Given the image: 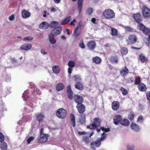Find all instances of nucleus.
Listing matches in <instances>:
<instances>
[{
  "label": "nucleus",
  "instance_id": "nucleus-1",
  "mask_svg": "<svg viewBox=\"0 0 150 150\" xmlns=\"http://www.w3.org/2000/svg\"><path fill=\"white\" fill-rule=\"evenodd\" d=\"M103 15L106 19H112L115 17V13L113 10L107 9L103 11Z\"/></svg>",
  "mask_w": 150,
  "mask_h": 150
},
{
  "label": "nucleus",
  "instance_id": "nucleus-2",
  "mask_svg": "<svg viewBox=\"0 0 150 150\" xmlns=\"http://www.w3.org/2000/svg\"><path fill=\"white\" fill-rule=\"evenodd\" d=\"M93 122L87 126V128L91 129H94L100 126V121L98 117L93 119Z\"/></svg>",
  "mask_w": 150,
  "mask_h": 150
},
{
  "label": "nucleus",
  "instance_id": "nucleus-3",
  "mask_svg": "<svg viewBox=\"0 0 150 150\" xmlns=\"http://www.w3.org/2000/svg\"><path fill=\"white\" fill-rule=\"evenodd\" d=\"M67 113V112L63 108H61L57 110L56 114L58 117L63 119L66 117Z\"/></svg>",
  "mask_w": 150,
  "mask_h": 150
},
{
  "label": "nucleus",
  "instance_id": "nucleus-4",
  "mask_svg": "<svg viewBox=\"0 0 150 150\" xmlns=\"http://www.w3.org/2000/svg\"><path fill=\"white\" fill-rule=\"evenodd\" d=\"M142 13L143 16L146 18L150 17V9L147 7L144 6L142 8Z\"/></svg>",
  "mask_w": 150,
  "mask_h": 150
},
{
  "label": "nucleus",
  "instance_id": "nucleus-5",
  "mask_svg": "<svg viewBox=\"0 0 150 150\" xmlns=\"http://www.w3.org/2000/svg\"><path fill=\"white\" fill-rule=\"evenodd\" d=\"M138 23L139 25L138 26L140 30H142L146 35L149 33V29L147 28L144 25L140 22Z\"/></svg>",
  "mask_w": 150,
  "mask_h": 150
},
{
  "label": "nucleus",
  "instance_id": "nucleus-6",
  "mask_svg": "<svg viewBox=\"0 0 150 150\" xmlns=\"http://www.w3.org/2000/svg\"><path fill=\"white\" fill-rule=\"evenodd\" d=\"M74 98L75 102L77 103V104H82L83 100L82 96L76 95L74 96Z\"/></svg>",
  "mask_w": 150,
  "mask_h": 150
},
{
  "label": "nucleus",
  "instance_id": "nucleus-7",
  "mask_svg": "<svg viewBox=\"0 0 150 150\" xmlns=\"http://www.w3.org/2000/svg\"><path fill=\"white\" fill-rule=\"evenodd\" d=\"M76 107L79 112L80 114L83 113L85 110V107L82 103L77 104Z\"/></svg>",
  "mask_w": 150,
  "mask_h": 150
},
{
  "label": "nucleus",
  "instance_id": "nucleus-8",
  "mask_svg": "<svg viewBox=\"0 0 150 150\" xmlns=\"http://www.w3.org/2000/svg\"><path fill=\"white\" fill-rule=\"evenodd\" d=\"M114 123L117 125L120 122L122 119V116L120 115H116L113 118Z\"/></svg>",
  "mask_w": 150,
  "mask_h": 150
},
{
  "label": "nucleus",
  "instance_id": "nucleus-9",
  "mask_svg": "<svg viewBox=\"0 0 150 150\" xmlns=\"http://www.w3.org/2000/svg\"><path fill=\"white\" fill-rule=\"evenodd\" d=\"M49 135L47 134H41L38 140L39 142H45L47 141Z\"/></svg>",
  "mask_w": 150,
  "mask_h": 150
},
{
  "label": "nucleus",
  "instance_id": "nucleus-10",
  "mask_svg": "<svg viewBox=\"0 0 150 150\" xmlns=\"http://www.w3.org/2000/svg\"><path fill=\"white\" fill-rule=\"evenodd\" d=\"M96 45L95 42L93 40H91L88 42L87 44L88 48L91 50H93L96 47Z\"/></svg>",
  "mask_w": 150,
  "mask_h": 150
},
{
  "label": "nucleus",
  "instance_id": "nucleus-11",
  "mask_svg": "<svg viewBox=\"0 0 150 150\" xmlns=\"http://www.w3.org/2000/svg\"><path fill=\"white\" fill-rule=\"evenodd\" d=\"M50 24L44 21L41 23L39 25L40 29L43 30H46L48 28Z\"/></svg>",
  "mask_w": 150,
  "mask_h": 150
},
{
  "label": "nucleus",
  "instance_id": "nucleus-12",
  "mask_svg": "<svg viewBox=\"0 0 150 150\" xmlns=\"http://www.w3.org/2000/svg\"><path fill=\"white\" fill-rule=\"evenodd\" d=\"M62 27L61 26H58L54 28L52 30L53 35H54L59 34L62 31Z\"/></svg>",
  "mask_w": 150,
  "mask_h": 150
},
{
  "label": "nucleus",
  "instance_id": "nucleus-13",
  "mask_svg": "<svg viewBox=\"0 0 150 150\" xmlns=\"http://www.w3.org/2000/svg\"><path fill=\"white\" fill-rule=\"evenodd\" d=\"M32 47V45L29 43H24L21 47L20 49L21 50H27L30 49Z\"/></svg>",
  "mask_w": 150,
  "mask_h": 150
},
{
  "label": "nucleus",
  "instance_id": "nucleus-14",
  "mask_svg": "<svg viewBox=\"0 0 150 150\" xmlns=\"http://www.w3.org/2000/svg\"><path fill=\"white\" fill-rule=\"evenodd\" d=\"M54 36L52 32L50 33L48 36L49 41L52 44H55L56 42V40L54 38Z\"/></svg>",
  "mask_w": 150,
  "mask_h": 150
},
{
  "label": "nucleus",
  "instance_id": "nucleus-15",
  "mask_svg": "<svg viewBox=\"0 0 150 150\" xmlns=\"http://www.w3.org/2000/svg\"><path fill=\"white\" fill-rule=\"evenodd\" d=\"M132 129L136 132H138L140 130V128L139 125L134 123H132L130 125Z\"/></svg>",
  "mask_w": 150,
  "mask_h": 150
},
{
  "label": "nucleus",
  "instance_id": "nucleus-16",
  "mask_svg": "<svg viewBox=\"0 0 150 150\" xmlns=\"http://www.w3.org/2000/svg\"><path fill=\"white\" fill-rule=\"evenodd\" d=\"M67 93L68 98L71 100L73 98V92L71 89V86L70 85L68 86L67 87Z\"/></svg>",
  "mask_w": 150,
  "mask_h": 150
},
{
  "label": "nucleus",
  "instance_id": "nucleus-17",
  "mask_svg": "<svg viewBox=\"0 0 150 150\" xmlns=\"http://www.w3.org/2000/svg\"><path fill=\"white\" fill-rule=\"evenodd\" d=\"M119 103L118 101H114L112 104V107L113 110H118L119 107Z\"/></svg>",
  "mask_w": 150,
  "mask_h": 150
},
{
  "label": "nucleus",
  "instance_id": "nucleus-18",
  "mask_svg": "<svg viewBox=\"0 0 150 150\" xmlns=\"http://www.w3.org/2000/svg\"><path fill=\"white\" fill-rule=\"evenodd\" d=\"M22 16L23 18H26L29 17L30 16V13L25 10H23L21 12Z\"/></svg>",
  "mask_w": 150,
  "mask_h": 150
},
{
  "label": "nucleus",
  "instance_id": "nucleus-19",
  "mask_svg": "<svg viewBox=\"0 0 150 150\" xmlns=\"http://www.w3.org/2000/svg\"><path fill=\"white\" fill-rule=\"evenodd\" d=\"M138 87L139 90L141 91H145L146 90V86L143 83H141L138 85Z\"/></svg>",
  "mask_w": 150,
  "mask_h": 150
},
{
  "label": "nucleus",
  "instance_id": "nucleus-20",
  "mask_svg": "<svg viewBox=\"0 0 150 150\" xmlns=\"http://www.w3.org/2000/svg\"><path fill=\"white\" fill-rule=\"evenodd\" d=\"M133 18L138 23H139L142 21L141 15L139 13L134 14Z\"/></svg>",
  "mask_w": 150,
  "mask_h": 150
},
{
  "label": "nucleus",
  "instance_id": "nucleus-21",
  "mask_svg": "<svg viewBox=\"0 0 150 150\" xmlns=\"http://www.w3.org/2000/svg\"><path fill=\"white\" fill-rule=\"evenodd\" d=\"M137 40V37L134 35H130L129 37V41L130 43H134Z\"/></svg>",
  "mask_w": 150,
  "mask_h": 150
},
{
  "label": "nucleus",
  "instance_id": "nucleus-22",
  "mask_svg": "<svg viewBox=\"0 0 150 150\" xmlns=\"http://www.w3.org/2000/svg\"><path fill=\"white\" fill-rule=\"evenodd\" d=\"M129 122L128 119H124L123 120L122 119L120 121V124L125 126H128L129 125Z\"/></svg>",
  "mask_w": 150,
  "mask_h": 150
},
{
  "label": "nucleus",
  "instance_id": "nucleus-23",
  "mask_svg": "<svg viewBox=\"0 0 150 150\" xmlns=\"http://www.w3.org/2000/svg\"><path fill=\"white\" fill-rule=\"evenodd\" d=\"M71 17L70 16L62 20L60 25H64L68 23L71 20Z\"/></svg>",
  "mask_w": 150,
  "mask_h": 150
},
{
  "label": "nucleus",
  "instance_id": "nucleus-24",
  "mask_svg": "<svg viewBox=\"0 0 150 150\" xmlns=\"http://www.w3.org/2000/svg\"><path fill=\"white\" fill-rule=\"evenodd\" d=\"M8 61L10 62L14 65H17V61L15 59V58H13L11 57H10L8 59Z\"/></svg>",
  "mask_w": 150,
  "mask_h": 150
},
{
  "label": "nucleus",
  "instance_id": "nucleus-25",
  "mask_svg": "<svg viewBox=\"0 0 150 150\" xmlns=\"http://www.w3.org/2000/svg\"><path fill=\"white\" fill-rule=\"evenodd\" d=\"M74 86L76 88L80 90H81L83 88V84L79 82H76Z\"/></svg>",
  "mask_w": 150,
  "mask_h": 150
},
{
  "label": "nucleus",
  "instance_id": "nucleus-26",
  "mask_svg": "<svg viewBox=\"0 0 150 150\" xmlns=\"http://www.w3.org/2000/svg\"><path fill=\"white\" fill-rule=\"evenodd\" d=\"M52 70L54 73L57 74L59 73L60 71V68L58 66H55L53 67Z\"/></svg>",
  "mask_w": 150,
  "mask_h": 150
},
{
  "label": "nucleus",
  "instance_id": "nucleus-27",
  "mask_svg": "<svg viewBox=\"0 0 150 150\" xmlns=\"http://www.w3.org/2000/svg\"><path fill=\"white\" fill-rule=\"evenodd\" d=\"M71 122L72 126L74 127L75 126V117L74 115L72 113L70 115Z\"/></svg>",
  "mask_w": 150,
  "mask_h": 150
},
{
  "label": "nucleus",
  "instance_id": "nucleus-28",
  "mask_svg": "<svg viewBox=\"0 0 150 150\" xmlns=\"http://www.w3.org/2000/svg\"><path fill=\"white\" fill-rule=\"evenodd\" d=\"M128 72L129 70L126 67H125V68L120 71L121 74L122 76H124L125 75L128 73Z\"/></svg>",
  "mask_w": 150,
  "mask_h": 150
},
{
  "label": "nucleus",
  "instance_id": "nucleus-29",
  "mask_svg": "<svg viewBox=\"0 0 150 150\" xmlns=\"http://www.w3.org/2000/svg\"><path fill=\"white\" fill-rule=\"evenodd\" d=\"M81 22L80 21L79 23V24L78 27L76 28L75 30L74 31V35L75 37H77L80 35V33L78 32L77 31L78 29L81 26Z\"/></svg>",
  "mask_w": 150,
  "mask_h": 150
},
{
  "label": "nucleus",
  "instance_id": "nucleus-30",
  "mask_svg": "<svg viewBox=\"0 0 150 150\" xmlns=\"http://www.w3.org/2000/svg\"><path fill=\"white\" fill-rule=\"evenodd\" d=\"M64 88V86L62 83H59L56 86V89L58 91H60Z\"/></svg>",
  "mask_w": 150,
  "mask_h": 150
},
{
  "label": "nucleus",
  "instance_id": "nucleus-31",
  "mask_svg": "<svg viewBox=\"0 0 150 150\" xmlns=\"http://www.w3.org/2000/svg\"><path fill=\"white\" fill-rule=\"evenodd\" d=\"M102 141H100V140H99V139H98L97 141H96L95 142H92L91 143L90 145H95V146L97 147H99L100 146V144H101V142Z\"/></svg>",
  "mask_w": 150,
  "mask_h": 150
},
{
  "label": "nucleus",
  "instance_id": "nucleus-32",
  "mask_svg": "<svg viewBox=\"0 0 150 150\" xmlns=\"http://www.w3.org/2000/svg\"><path fill=\"white\" fill-rule=\"evenodd\" d=\"M7 147V145L5 142H1L0 147L2 150H6Z\"/></svg>",
  "mask_w": 150,
  "mask_h": 150
},
{
  "label": "nucleus",
  "instance_id": "nucleus-33",
  "mask_svg": "<svg viewBox=\"0 0 150 150\" xmlns=\"http://www.w3.org/2000/svg\"><path fill=\"white\" fill-rule=\"evenodd\" d=\"M81 118L80 119V122L81 124H85L86 122V116L84 114H82L81 115Z\"/></svg>",
  "mask_w": 150,
  "mask_h": 150
},
{
  "label": "nucleus",
  "instance_id": "nucleus-34",
  "mask_svg": "<svg viewBox=\"0 0 150 150\" xmlns=\"http://www.w3.org/2000/svg\"><path fill=\"white\" fill-rule=\"evenodd\" d=\"M139 58L141 61L144 62L147 61H148L147 58L144 56L143 54H141L139 55Z\"/></svg>",
  "mask_w": 150,
  "mask_h": 150
},
{
  "label": "nucleus",
  "instance_id": "nucleus-35",
  "mask_svg": "<svg viewBox=\"0 0 150 150\" xmlns=\"http://www.w3.org/2000/svg\"><path fill=\"white\" fill-rule=\"evenodd\" d=\"M110 61L112 63H117L118 62V58L116 56L111 57Z\"/></svg>",
  "mask_w": 150,
  "mask_h": 150
},
{
  "label": "nucleus",
  "instance_id": "nucleus-36",
  "mask_svg": "<svg viewBox=\"0 0 150 150\" xmlns=\"http://www.w3.org/2000/svg\"><path fill=\"white\" fill-rule=\"evenodd\" d=\"M93 60L94 62L96 64L100 63L101 61V59L99 57H97L93 58Z\"/></svg>",
  "mask_w": 150,
  "mask_h": 150
},
{
  "label": "nucleus",
  "instance_id": "nucleus-37",
  "mask_svg": "<svg viewBox=\"0 0 150 150\" xmlns=\"http://www.w3.org/2000/svg\"><path fill=\"white\" fill-rule=\"evenodd\" d=\"M44 117V116L41 113L38 114L37 116V119L39 121H42Z\"/></svg>",
  "mask_w": 150,
  "mask_h": 150
},
{
  "label": "nucleus",
  "instance_id": "nucleus-38",
  "mask_svg": "<svg viewBox=\"0 0 150 150\" xmlns=\"http://www.w3.org/2000/svg\"><path fill=\"white\" fill-rule=\"evenodd\" d=\"M68 65L70 67L73 68L75 66V63L74 61L70 60L68 62Z\"/></svg>",
  "mask_w": 150,
  "mask_h": 150
},
{
  "label": "nucleus",
  "instance_id": "nucleus-39",
  "mask_svg": "<svg viewBox=\"0 0 150 150\" xmlns=\"http://www.w3.org/2000/svg\"><path fill=\"white\" fill-rule=\"evenodd\" d=\"M120 51L122 54L126 55L128 52V50L127 48L124 47L121 49Z\"/></svg>",
  "mask_w": 150,
  "mask_h": 150
},
{
  "label": "nucleus",
  "instance_id": "nucleus-40",
  "mask_svg": "<svg viewBox=\"0 0 150 150\" xmlns=\"http://www.w3.org/2000/svg\"><path fill=\"white\" fill-rule=\"evenodd\" d=\"M111 35L113 36L116 35L117 34V31L115 28L111 27Z\"/></svg>",
  "mask_w": 150,
  "mask_h": 150
},
{
  "label": "nucleus",
  "instance_id": "nucleus-41",
  "mask_svg": "<svg viewBox=\"0 0 150 150\" xmlns=\"http://www.w3.org/2000/svg\"><path fill=\"white\" fill-rule=\"evenodd\" d=\"M58 24V23L56 21H53L51 23L50 25V27L51 28H52L56 26Z\"/></svg>",
  "mask_w": 150,
  "mask_h": 150
},
{
  "label": "nucleus",
  "instance_id": "nucleus-42",
  "mask_svg": "<svg viewBox=\"0 0 150 150\" xmlns=\"http://www.w3.org/2000/svg\"><path fill=\"white\" fill-rule=\"evenodd\" d=\"M141 83V78L140 77H136L135 79V84L136 85H139Z\"/></svg>",
  "mask_w": 150,
  "mask_h": 150
},
{
  "label": "nucleus",
  "instance_id": "nucleus-43",
  "mask_svg": "<svg viewBox=\"0 0 150 150\" xmlns=\"http://www.w3.org/2000/svg\"><path fill=\"white\" fill-rule=\"evenodd\" d=\"M73 77L74 78V81L75 82L78 81H81L82 79L80 76L76 75L74 76Z\"/></svg>",
  "mask_w": 150,
  "mask_h": 150
},
{
  "label": "nucleus",
  "instance_id": "nucleus-44",
  "mask_svg": "<svg viewBox=\"0 0 150 150\" xmlns=\"http://www.w3.org/2000/svg\"><path fill=\"white\" fill-rule=\"evenodd\" d=\"M106 134L104 132H103L101 134V137L99 138H98L99 139V140H100V141H104L106 138Z\"/></svg>",
  "mask_w": 150,
  "mask_h": 150
},
{
  "label": "nucleus",
  "instance_id": "nucleus-45",
  "mask_svg": "<svg viewBox=\"0 0 150 150\" xmlns=\"http://www.w3.org/2000/svg\"><path fill=\"white\" fill-rule=\"evenodd\" d=\"M120 90L121 91L123 95H126L127 94L128 92L123 87H122Z\"/></svg>",
  "mask_w": 150,
  "mask_h": 150
},
{
  "label": "nucleus",
  "instance_id": "nucleus-46",
  "mask_svg": "<svg viewBox=\"0 0 150 150\" xmlns=\"http://www.w3.org/2000/svg\"><path fill=\"white\" fill-rule=\"evenodd\" d=\"M28 93L27 91H25V92L23 93V96H22V97H24L23 100H28L27 98H28Z\"/></svg>",
  "mask_w": 150,
  "mask_h": 150
},
{
  "label": "nucleus",
  "instance_id": "nucleus-47",
  "mask_svg": "<svg viewBox=\"0 0 150 150\" xmlns=\"http://www.w3.org/2000/svg\"><path fill=\"white\" fill-rule=\"evenodd\" d=\"M83 141L86 144H88L89 143V140L88 137L86 136H84L83 137Z\"/></svg>",
  "mask_w": 150,
  "mask_h": 150
},
{
  "label": "nucleus",
  "instance_id": "nucleus-48",
  "mask_svg": "<svg viewBox=\"0 0 150 150\" xmlns=\"http://www.w3.org/2000/svg\"><path fill=\"white\" fill-rule=\"evenodd\" d=\"M134 117V114L133 112H131L128 115V118L130 120H132Z\"/></svg>",
  "mask_w": 150,
  "mask_h": 150
},
{
  "label": "nucleus",
  "instance_id": "nucleus-49",
  "mask_svg": "<svg viewBox=\"0 0 150 150\" xmlns=\"http://www.w3.org/2000/svg\"><path fill=\"white\" fill-rule=\"evenodd\" d=\"M127 148L129 150H133L134 148V146L133 145L128 144L127 145Z\"/></svg>",
  "mask_w": 150,
  "mask_h": 150
},
{
  "label": "nucleus",
  "instance_id": "nucleus-50",
  "mask_svg": "<svg viewBox=\"0 0 150 150\" xmlns=\"http://www.w3.org/2000/svg\"><path fill=\"white\" fill-rule=\"evenodd\" d=\"M93 11V10L91 7L88 8L86 11L88 15L91 14Z\"/></svg>",
  "mask_w": 150,
  "mask_h": 150
},
{
  "label": "nucleus",
  "instance_id": "nucleus-51",
  "mask_svg": "<svg viewBox=\"0 0 150 150\" xmlns=\"http://www.w3.org/2000/svg\"><path fill=\"white\" fill-rule=\"evenodd\" d=\"M79 46L82 49H84L85 48V46L83 40L80 41Z\"/></svg>",
  "mask_w": 150,
  "mask_h": 150
},
{
  "label": "nucleus",
  "instance_id": "nucleus-52",
  "mask_svg": "<svg viewBox=\"0 0 150 150\" xmlns=\"http://www.w3.org/2000/svg\"><path fill=\"white\" fill-rule=\"evenodd\" d=\"M132 77L128 78L126 79V83H131L134 82Z\"/></svg>",
  "mask_w": 150,
  "mask_h": 150
},
{
  "label": "nucleus",
  "instance_id": "nucleus-53",
  "mask_svg": "<svg viewBox=\"0 0 150 150\" xmlns=\"http://www.w3.org/2000/svg\"><path fill=\"white\" fill-rule=\"evenodd\" d=\"M29 106L32 108H35L36 106V104L34 102H30L29 103Z\"/></svg>",
  "mask_w": 150,
  "mask_h": 150
},
{
  "label": "nucleus",
  "instance_id": "nucleus-54",
  "mask_svg": "<svg viewBox=\"0 0 150 150\" xmlns=\"http://www.w3.org/2000/svg\"><path fill=\"white\" fill-rule=\"evenodd\" d=\"M33 39V38L31 36L25 37L23 39L24 40L31 41Z\"/></svg>",
  "mask_w": 150,
  "mask_h": 150
},
{
  "label": "nucleus",
  "instance_id": "nucleus-55",
  "mask_svg": "<svg viewBox=\"0 0 150 150\" xmlns=\"http://www.w3.org/2000/svg\"><path fill=\"white\" fill-rule=\"evenodd\" d=\"M34 139V138L33 137H30L28 138L27 140V142L28 144H29L31 142L33 141Z\"/></svg>",
  "mask_w": 150,
  "mask_h": 150
},
{
  "label": "nucleus",
  "instance_id": "nucleus-56",
  "mask_svg": "<svg viewBox=\"0 0 150 150\" xmlns=\"http://www.w3.org/2000/svg\"><path fill=\"white\" fill-rule=\"evenodd\" d=\"M82 5L78 4L77 8L79 10V13H80L82 8Z\"/></svg>",
  "mask_w": 150,
  "mask_h": 150
},
{
  "label": "nucleus",
  "instance_id": "nucleus-57",
  "mask_svg": "<svg viewBox=\"0 0 150 150\" xmlns=\"http://www.w3.org/2000/svg\"><path fill=\"white\" fill-rule=\"evenodd\" d=\"M4 135L0 132V142H3L4 140Z\"/></svg>",
  "mask_w": 150,
  "mask_h": 150
},
{
  "label": "nucleus",
  "instance_id": "nucleus-58",
  "mask_svg": "<svg viewBox=\"0 0 150 150\" xmlns=\"http://www.w3.org/2000/svg\"><path fill=\"white\" fill-rule=\"evenodd\" d=\"M101 128L102 131H104L105 132H108L110 131V128H105L104 127H101Z\"/></svg>",
  "mask_w": 150,
  "mask_h": 150
},
{
  "label": "nucleus",
  "instance_id": "nucleus-59",
  "mask_svg": "<svg viewBox=\"0 0 150 150\" xmlns=\"http://www.w3.org/2000/svg\"><path fill=\"white\" fill-rule=\"evenodd\" d=\"M143 119L142 116H140L138 118L137 122L139 123H142L143 121Z\"/></svg>",
  "mask_w": 150,
  "mask_h": 150
},
{
  "label": "nucleus",
  "instance_id": "nucleus-60",
  "mask_svg": "<svg viewBox=\"0 0 150 150\" xmlns=\"http://www.w3.org/2000/svg\"><path fill=\"white\" fill-rule=\"evenodd\" d=\"M123 27L126 30L128 31H131L132 30V28L128 26H124Z\"/></svg>",
  "mask_w": 150,
  "mask_h": 150
},
{
  "label": "nucleus",
  "instance_id": "nucleus-61",
  "mask_svg": "<svg viewBox=\"0 0 150 150\" xmlns=\"http://www.w3.org/2000/svg\"><path fill=\"white\" fill-rule=\"evenodd\" d=\"M57 9V8H54L53 7H52L50 8V10L51 12H55Z\"/></svg>",
  "mask_w": 150,
  "mask_h": 150
},
{
  "label": "nucleus",
  "instance_id": "nucleus-62",
  "mask_svg": "<svg viewBox=\"0 0 150 150\" xmlns=\"http://www.w3.org/2000/svg\"><path fill=\"white\" fill-rule=\"evenodd\" d=\"M15 16L14 14H12L9 17V19L10 21H12L14 20Z\"/></svg>",
  "mask_w": 150,
  "mask_h": 150
},
{
  "label": "nucleus",
  "instance_id": "nucleus-63",
  "mask_svg": "<svg viewBox=\"0 0 150 150\" xmlns=\"http://www.w3.org/2000/svg\"><path fill=\"white\" fill-rule=\"evenodd\" d=\"M146 96L147 99L149 100H150V91L147 92L146 93Z\"/></svg>",
  "mask_w": 150,
  "mask_h": 150
},
{
  "label": "nucleus",
  "instance_id": "nucleus-64",
  "mask_svg": "<svg viewBox=\"0 0 150 150\" xmlns=\"http://www.w3.org/2000/svg\"><path fill=\"white\" fill-rule=\"evenodd\" d=\"M72 68L69 67L68 68V72L69 74H71L72 73L73 70Z\"/></svg>",
  "mask_w": 150,
  "mask_h": 150
}]
</instances>
